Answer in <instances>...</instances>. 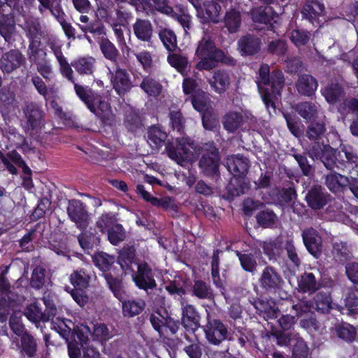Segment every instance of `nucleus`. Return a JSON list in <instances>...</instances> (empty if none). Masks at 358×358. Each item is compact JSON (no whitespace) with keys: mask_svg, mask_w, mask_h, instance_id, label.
<instances>
[{"mask_svg":"<svg viewBox=\"0 0 358 358\" xmlns=\"http://www.w3.org/2000/svg\"><path fill=\"white\" fill-rule=\"evenodd\" d=\"M213 90L221 94L229 87L231 83L230 76L228 72L224 70H216L213 77L208 80Z\"/></svg>","mask_w":358,"mask_h":358,"instance_id":"5701e85b","label":"nucleus"},{"mask_svg":"<svg viewBox=\"0 0 358 358\" xmlns=\"http://www.w3.org/2000/svg\"><path fill=\"white\" fill-rule=\"evenodd\" d=\"M122 314L127 317H134L141 313L145 307V303L142 299L138 300H123Z\"/></svg>","mask_w":358,"mask_h":358,"instance_id":"c9c22d12","label":"nucleus"},{"mask_svg":"<svg viewBox=\"0 0 358 358\" xmlns=\"http://www.w3.org/2000/svg\"><path fill=\"white\" fill-rule=\"evenodd\" d=\"M332 255L340 262H345L351 257V253L345 243L335 242L333 244Z\"/></svg>","mask_w":358,"mask_h":358,"instance_id":"6e6d98bb","label":"nucleus"},{"mask_svg":"<svg viewBox=\"0 0 358 358\" xmlns=\"http://www.w3.org/2000/svg\"><path fill=\"white\" fill-rule=\"evenodd\" d=\"M137 265V271L134 275L133 280L139 289L148 293V290H152L157 287L155 271L145 261L139 262Z\"/></svg>","mask_w":358,"mask_h":358,"instance_id":"423d86ee","label":"nucleus"},{"mask_svg":"<svg viewBox=\"0 0 358 358\" xmlns=\"http://www.w3.org/2000/svg\"><path fill=\"white\" fill-rule=\"evenodd\" d=\"M264 253L270 260H276L281 255L282 248L278 241L264 242L262 245Z\"/></svg>","mask_w":358,"mask_h":358,"instance_id":"0e129e2a","label":"nucleus"},{"mask_svg":"<svg viewBox=\"0 0 358 358\" xmlns=\"http://www.w3.org/2000/svg\"><path fill=\"white\" fill-rule=\"evenodd\" d=\"M324 10V4L320 0H307L301 13L303 18L309 20L312 24L317 21Z\"/></svg>","mask_w":358,"mask_h":358,"instance_id":"bb28decb","label":"nucleus"},{"mask_svg":"<svg viewBox=\"0 0 358 358\" xmlns=\"http://www.w3.org/2000/svg\"><path fill=\"white\" fill-rule=\"evenodd\" d=\"M74 90L79 99L85 103L90 110H94V103L99 99V94L87 86L78 83L73 85Z\"/></svg>","mask_w":358,"mask_h":358,"instance_id":"aec40b11","label":"nucleus"},{"mask_svg":"<svg viewBox=\"0 0 358 358\" xmlns=\"http://www.w3.org/2000/svg\"><path fill=\"white\" fill-rule=\"evenodd\" d=\"M93 341L103 343L113 337L112 331L104 323H96L93 324V332L92 333Z\"/></svg>","mask_w":358,"mask_h":358,"instance_id":"de8ad7c7","label":"nucleus"},{"mask_svg":"<svg viewBox=\"0 0 358 358\" xmlns=\"http://www.w3.org/2000/svg\"><path fill=\"white\" fill-rule=\"evenodd\" d=\"M298 290L301 293L313 294L320 287V282L312 273H304L297 280Z\"/></svg>","mask_w":358,"mask_h":358,"instance_id":"c85d7f7f","label":"nucleus"},{"mask_svg":"<svg viewBox=\"0 0 358 358\" xmlns=\"http://www.w3.org/2000/svg\"><path fill=\"white\" fill-rule=\"evenodd\" d=\"M306 155L305 152L298 153L295 151H293L292 154V156L297 162L302 173L306 176H309L313 173L314 168L310 164Z\"/></svg>","mask_w":358,"mask_h":358,"instance_id":"e2e57ef3","label":"nucleus"},{"mask_svg":"<svg viewBox=\"0 0 358 358\" xmlns=\"http://www.w3.org/2000/svg\"><path fill=\"white\" fill-rule=\"evenodd\" d=\"M182 324L187 331H194L200 324V316L193 305L181 301Z\"/></svg>","mask_w":358,"mask_h":358,"instance_id":"dca6fc26","label":"nucleus"},{"mask_svg":"<svg viewBox=\"0 0 358 358\" xmlns=\"http://www.w3.org/2000/svg\"><path fill=\"white\" fill-rule=\"evenodd\" d=\"M100 49L104 57L112 61L115 62L119 55V52L115 45L109 41L108 38L103 37L99 42Z\"/></svg>","mask_w":358,"mask_h":358,"instance_id":"603ef678","label":"nucleus"},{"mask_svg":"<svg viewBox=\"0 0 358 358\" xmlns=\"http://www.w3.org/2000/svg\"><path fill=\"white\" fill-rule=\"evenodd\" d=\"M136 37L143 42H150L153 35V26L150 20L138 18L133 24Z\"/></svg>","mask_w":358,"mask_h":358,"instance_id":"a878e982","label":"nucleus"},{"mask_svg":"<svg viewBox=\"0 0 358 358\" xmlns=\"http://www.w3.org/2000/svg\"><path fill=\"white\" fill-rule=\"evenodd\" d=\"M110 72L112 74L111 82L118 94H124L131 89L133 85L126 69L116 66L114 73Z\"/></svg>","mask_w":358,"mask_h":358,"instance_id":"2eb2a0df","label":"nucleus"},{"mask_svg":"<svg viewBox=\"0 0 358 358\" xmlns=\"http://www.w3.org/2000/svg\"><path fill=\"white\" fill-rule=\"evenodd\" d=\"M41 43L37 41L29 43L27 49V57L29 61L34 64L43 62L47 60L45 50L41 48Z\"/></svg>","mask_w":358,"mask_h":358,"instance_id":"58836bf2","label":"nucleus"},{"mask_svg":"<svg viewBox=\"0 0 358 358\" xmlns=\"http://www.w3.org/2000/svg\"><path fill=\"white\" fill-rule=\"evenodd\" d=\"M236 254L244 271L252 274L257 271V262L253 254L241 252L240 251H236Z\"/></svg>","mask_w":358,"mask_h":358,"instance_id":"a18cd8bd","label":"nucleus"},{"mask_svg":"<svg viewBox=\"0 0 358 358\" xmlns=\"http://www.w3.org/2000/svg\"><path fill=\"white\" fill-rule=\"evenodd\" d=\"M299 94L306 96H311L315 94L318 83L316 79L310 75H300L295 84Z\"/></svg>","mask_w":358,"mask_h":358,"instance_id":"a211bd4d","label":"nucleus"},{"mask_svg":"<svg viewBox=\"0 0 358 358\" xmlns=\"http://www.w3.org/2000/svg\"><path fill=\"white\" fill-rule=\"evenodd\" d=\"M192 294L200 299H211L213 293L210 285L202 280H196L192 287Z\"/></svg>","mask_w":358,"mask_h":358,"instance_id":"8fccbe9b","label":"nucleus"},{"mask_svg":"<svg viewBox=\"0 0 358 358\" xmlns=\"http://www.w3.org/2000/svg\"><path fill=\"white\" fill-rule=\"evenodd\" d=\"M196 55L198 57H211L223 59V52L215 48L214 43L210 39L203 38L199 43Z\"/></svg>","mask_w":358,"mask_h":358,"instance_id":"4be33fe9","label":"nucleus"},{"mask_svg":"<svg viewBox=\"0 0 358 358\" xmlns=\"http://www.w3.org/2000/svg\"><path fill=\"white\" fill-rule=\"evenodd\" d=\"M24 119L22 126L27 134L37 131L44 126L45 113L40 104L35 101H26L22 106Z\"/></svg>","mask_w":358,"mask_h":358,"instance_id":"20e7f679","label":"nucleus"},{"mask_svg":"<svg viewBox=\"0 0 358 358\" xmlns=\"http://www.w3.org/2000/svg\"><path fill=\"white\" fill-rule=\"evenodd\" d=\"M259 284L262 289L271 293L280 289L284 284V280L274 267L266 266L261 273Z\"/></svg>","mask_w":358,"mask_h":358,"instance_id":"0eeeda50","label":"nucleus"},{"mask_svg":"<svg viewBox=\"0 0 358 358\" xmlns=\"http://www.w3.org/2000/svg\"><path fill=\"white\" fill-rule=\"evenodd\" d=\"M330 200V195L324 188L319 185L313 186L306 195V201L308 206L313 210H320L325 206Z\"/></svg>","mask_w":358,"mask_h":358,"instance_id":"f8f14e48","label":"nucleus"},{"mask_svg":"<svg viewBox=\"0 0 358 358\" xmlns=\"http://www.w3.org/2000/svg\"><path fill=\"white\" fill-rule=\"evenodd\" d=\"M313 306L321 313H329L332 308V299L329 292H320L313 298Z\"/></svg>","mask_w":358,"mask_h":358,"instance_id":"79ce46f5","label":"nucleus"},{"mask_svg":"<svg viewBox=\"0 0 358 358\" xmlns=\"http://www.w3.org/2000/svg\"><path fill=\"white\" fill-rule=\"evenodd\" d=\"M71 66L80 75H92L95 69V59L92 57H80L71 62Z\"/></svg>","mask_w":358,"mask_h":358,"instance_id":"e433bc0d","label":"nucleus"},{"mask_svg":"<svg viewBox=\"0 0 358 358\" xmlns=\"http://www.w3.org/2000/svg\"><path fill=\"white\" fill-rule=\"evenodd\" d=\"M325 185L334 193L343 192L349 185V178L335 171L325 176Z\"/></svg>","mask_w":358,"mask_h":358,"instance_id":"412c9836","label":"nucleus"},{"mask_svg":"<svg viewBox=\"0 0 358 358\" xmlns=\"http://www.w3.org/2000/svg\"><path fill=\"white\" fill-rule=\"evenodd\" d=\"M104 278L114 296L120 301H123L126 294L122 279L113 276L111 273H105Z\"/></svg>","mask_w":358,"mask_h":358,"instance_id":"f704fd0d","label":"nucleus"},{"mask_svg":"<svg viewBox=\"0 0 358 358\" xmlns=\"http://www.w3.org/2000/svg\"><path fill=\"white\" fill-rule=\"evenodd\" d=\"M258 224L263 228H274L278 222L276 214L269 209H265L259 212L256 215Z\"/></svg>","mask_w":358,"mask_h":358,"instance_id":"a19ab883","label":"nucleus"},{"mask_svg":"<svg viewBox=\"0 0 358 358\" xmlns=\"http://www.w3.org/2000/svg\"><path fill=\"white\" fill-rule=\"evenodd\" d=\"M23 314L31 322L34 323L36 327L40 322H45L44 315L41 308L36 303H31L28 305L24 310Z\"/></svg>","mask_w":358,"mask_h":358,"instance_id":"09e8293b","label":"nucleus"},{"mask_svg":"<svg viewBox=\"0 0 358 358\" xmlns=\"http://www.w3.org/2000/svg\"><path fill=\"white\" fill-rule=\"evenodd\" d=\"M15 341L17 348L21 349L22 353L29 358H33L36 355L38 344L35 338L29 332L20 337V344L17 338H15Z\"/></svg>","mask_w":358,"mask_h":358,"instance_id":"7c9ffc66","label":"nucleus"},{"mask_svg":"<svg viewBox=\"0 0 358 358\" xmlns=\"http://www.w3.org/2000/svg\"><path fill=\"white\" fill-rule=\"evenodd\" d=\"M78 26L85 34V38L92 43L90 37L86 35L87 33H91L94 36H104L106 35V28L103 24L99 20L90 21L87 15H81L79 17Z\"/></svg>","mask_w":358,"mask_h":358,"instance_id":"4468645a","label":"nucleus"},{"mask_svg":"<svg viewBox=\"0 0 358 358\" xmlns=\"http://www.w3.org/2000/svg\"><path fill=\"white\" fill-rule=\"evenodd\" d=\"M29 43L32 42L41 43V39L44 36L45 31L38 19H30L26 21L24 27Z\"/></svg>","mask_w":358,"mask_h":358,"instance_id":"c756f323","label":"nucleus"},{"mask_svg":"<svg viewBox=\"0 0 358 358\" xmlns=\"http://www.w3.org/2000/svg\"><path fill=\"white\" fill-rule=\"evenodd\" d=\"M107 231L108 240L114 245H118L125 239L126 233L120 224L112 226Z\"/></svg>","mask_w":358,"mask_h":358,"instance_id":"680f3d73","label":"nucleus"},{"mask_svg":"<svg viewBox=\"0 0 358 358\" xmlns=\"http://www.w3.org/2000/svg\"><path fill=\"white\" fill-rule=\"evenodd\" d=\"M228 199H233L243 194L248 189V185L238 178H234L231 180L227 187Z\"/></svg>","mask_w":358,"mask_h":358,"instance_id":"3c124183","label":"nucleus"},{"mask_svg":"<svg viewBox=\"0 0 358 358\" xmlns=\"http://www.w3.org/2000/svg\"><path fill=\"white\" fill-rule=\"evenodd\" d=\"M261 40L257 36L247 34L238 41V49L242 55H254L261 48Z\"/></svg>","mask_w":358,"mask_h":358,"instance_id":"f3484780","label":"nucleus"},{"mask_svg":"<svg viewBox=\"0 0 358 358\" xmlns=\"http://www.w3.org/2000/svg\"><path fill=\"white\" fill-rule=\"evenodd\" d=\"M338 110L341 114L347 115L353 113L358 115V99L348 97L340 104Z\"/></svg>","mask_w":358,"mask_h":358,"instance_id":"774afa93","label":"nucleus"},{"mask_svg":"<svg viewBox=\"0 0 358 358\" xmlns=\"http://www.w3.org/2000/svg\"><path fill=\"white\" fill-rule=\"evenodd\" d=\"M202 124L205 129L214 131L219 124L218 115L213 109H210L202 114Z\"/></svg>","mask_w":358,"mask_h":358,"instance_id":"69168bd1","label":"nucleus"},{"mask_svg":"<svg viewBox=\"0 0 358 358\" xmlns=\"http://www.w3.org/2000/svg\"><path fill=\"white\" fill-rule=\"evenodd\" d=\"M15 28V20L11 14L0 15V35L10 41Z\"/></svg>","mask_w":358,"mask_h":358,"instance_id":"37998d69","label":"nucleus"},{"mask_svg":"<svg viewBox=\"0 0 358 358\" xmlns=\"http://www.w3.org/2000/svg\"><path fill=\"white\" fill-rule=\"evenodd\" d=\"M67 214L79 229L85 230L87 229L90 217L83 202L77 199L70 200L67 207Z\"/></svg>","mask_w":358,"mask_h":358,"instance_id":"6e6552de","label":"nucleus"},{"mask_svg":"<svg viewBox=\"0 0 358 358\" xmlns=\"http://www.w3.org/2000/svg\"><path fill=\"white\" fill-rule=\"evenodd\" d=\"M124 125L129 131L133 133L142 131L143 129L141 117L134 112H129L126 115Z\"/></svg>","mask_w":358,"mask_h":358,"instance_id":"13d9d810","label":"nucleus"},{"mask_svg":"<svg viewBox=\"0 0 358 358\" xmlns=\"http://www.w3.org/2000/svg\"><path fill=\"white\" fill-rule=\"evenodd\" d=\"M326 133L327 127L323 121H313L308 124L306 136L313 143L309 146L308 155L313 160L322 162L328 170L334 171L336 168L343 170L345 162L337 159L336 150L329 144L324 143Z\"/></svg>","mask_w":358,"mask_h":358,"instance_id":"f257e3e1","label":"nucleus"},{"mask_svg":"<svg viewBox=\"0 0 358 358\" xmlns=\"http://www.w3.org/2000/svg\"><path fill=\"white\" fill-rule=\"evenodd\" d=\"M205 333L208 342L215 345H219L223 341L227 339L229 334L227 327L220 320L212 319L209 315Z\"/></svg>","mask_w":358,"mask_h":358,"instance_id":"1a4fd4ad","label":"nucleus"},{"mask_svg":"<svg viewBox=\"0 0 358 358\" xmlns=\"http://www.w3.org/2000/svg\"><path fill=\"white\" fill-rule=\"evenodd\" d=\"M166 138V133L158 127L153 126L148 131L147 141L153 149L159 150L162 147Z\"/></svg>","mask_w":358,"mask_h":358,"instance_id":"4c0bfd02","label":"nucleus"},{"mask_svg":"<svg viewBox=\"0 0 358 358\" xmlns=\"http://www.w3.org/2000/svg\"><path fill=\"white\" fill-rule=\"evenodd\" d=\"M224 24L229 32H236L241 24L240 13L235 9L227 11L224 17Z\"/></svg>","mask_w":358,"mask_h":358,"instance_id":"5fc2aeb1","label":"nucleus"},{"mask_svg":"<svg viewBox=\"0 0 358 358\" xmlns=\"http://www.w3.org/2000/svg\"><path fill=\"white\" fill-rule=\"evenodd\" d=\"M225 166L234 178H241L248 173L250 161L241 155H231L226 159Z\"/></svg>","mask_w":358,"mask_h":358,"instance_id":"ddd939ff","label":"nucleus"},{"mask_svg":"<svg viewBox=\"0 0 358 358\" xmlns=\"http://www.w3.org/2000/svg\"><path fill=\"white\" fill-rule=\"evenodd\" d=\"M116 215L113 213H106L102 214L96 222V227L99 231L104 234L108 229L117 223Z\"/></svg>","mask_w":358,"mask_h":358,"instance_id":"bf43d9fd","label":"nucleus"},{"mask_svg":"<svg viewBox=\"0 0 358 358\" xmlns=\"http://www.w3.org/2000/svg\"><path fill=\"white\" fill-rule=\"evenodd\" d=\"M301 236L308 252L315 258L318 259L322 252V238L318 232L313 227H310L303 230Z\"/></svg>","mask_w":358,"mask_h":358,"instance_id":"9d476101","label":"nucleus"},{"mask_svg":"<svg viewBox=\"0 0 358 358\" xmlns=\"http://www.w3.org/2000/svg\"><path fill=\"white\" fill-rule=\"evenodd\" d=\"M136 257L135 250L133 247L123 248L118 256L117 262L122 269L129 267L134 262Z\"/></svg>","mask_w":358,"mask_h":358,"instance_id":"338daca9","label":"nucleus"},{"mask_svg":"<svg viewBox=\"0 0 358 358\" xmlns=\"http://www.w3.org/2000/svg\"><path fill=\"white\" fill-rule=\"evenodd\" d=\"M252 19L255 22L264 24H271L273 20L275 23L277 20L275 18L278 17V13L274 10L271 6H260L251 10Z\"/></svg>","mask_w":358,"mask_h":358,"instance_id":"6ab92c4d","label":"nucleus"},{"mask_svg":"<svg viewBox=\"0 0 358 358\" xmlns=\"http://www.w3.org/2000/svg\"><path fill=\"white\" fill-rule=\"evenodd\" d=\"M224 128L230 133L235 132L243 123V114L238 112L230 111L226 113L222 120Z\"/></svg>","mask_w":358,"mask_h":358,"instance_id":"473e14b6","label":"nucleus"},{"mask_svg":"<svg viewBox=\"0 0 358 358\" xmlns=\"http://www.w3.org/2000/svg\"><path fill=\"white\" fill-rule=\"evenodd\" d=\"M46 270L41 266H36L32 271L30 279L31 287L36 289H41L45 283Z\"/></svg>","mask_w":358,"mask_h":358,"instance_id":"052dcab7","label":"nucleus"},{"mask_svg":"<svg viewBox=\"0 0 358 358\" xmlns=\"http://www.w3.org/2000/svg\"><path fill=\"white\" fill-rule=\"evenodd\" d=\"M203 153L201 157L199 166L203 173L210 177L218 174L219 152L213 143H206L203 147Z\"/></svg>","mask_w":358,"mask_h":358,"instance_id":"39448f33","label":"nucleus"},{"mask_svg":"<svg viewBox=\"0 0 358 358\" xmlns=\"http://www.w3.org/2000/svg\"><path fill=\"white\" fill-rule=\"evenodd\" d=\"M40 3L38 6L39 12L43 14L47 10L57 19L60 24L65 19L66 14L64 12L61 1L62 0H38Z\"/></svg>","mask_w":358,"mask_h":358,"instance_id":"b1692460","label":"nucleus"},{"mask_svg":"<svg viewBox=\"0 0 358 358\" xmlns=\"http://www.w3.org/2000/svg\"><path fill=\"white\" fill-rule=\"evenodd\" d=\"M215 1H207L203 3L202 13H199L198 16L203 15V20L205 22H213L217 23L220 20L221 6L215 2Z\"/></svg>","mask_w":358,"mask_h":358,"instance_id":"2f4dec72","label":"nucleus"},{"mask_svg":"<svg viewBox=\"0 0 358 358\" xmlns=\"http://www.w3.org/2000/svg\"><path fill=\"white\" fill-rule=\"evenodd\" d=\"M199 150L195 141L188 136L177 138L176 145L171 144L167 148L170 158L182 166L184 162H194Z\"/></svg>","mask_w":358,"mask_h":358,"instance_id":"7ed1b4c3","label":"nucleus"},{"mask_svg":"<svg viewBox=\"0 0 358 358\" xmlns=\"http://www.w3.org/2000/svg\"><path fill=\"white\" fill-rule=\"evenodd\" d=\"M320 105L310 101L299 103L295 106V110L306 120H315L318 115Z\"/></svg>","mask_w":358,"mask_h":358,"instance_id":"72a5a7b5","label":"nucleus"},{"mask_svg":"<svg viewBox=\"0 0 358 358\" xmlns=\"http://www.w3.org/2000/svg\"><path fill=\"white\" fill-rule=\"evenodd\" d=\"M159 36L168 51L173 52L176 50L177 38L174 31L169 29H164L159 31Z\"/></svg>","mask_w":358,"mask_h":358,"instance_id":"864d4df0","label":"nucleus"},{"mask_svg":"<svg viewBox=\"0 0 358 358\" xmlns=\"http://www.w3.org/2000/svg\"><path fill=\"white\" fill-rule=\"evenodd\" d=\"M254 306L264 318L274 319L278 317L280 310L273 301L258 299L255 301Z\"/></svg>","mask_w":358,"mask_h":358,"instance_id":"cd10ccee","label":"nucleus"},{"mask_svg":"<svg viewBox=\"0 0 358 358\" xmlns=\"http://www.w3.org/2000/svg\"><path fill=\"white\" fill-rule=\"evenodd\" d=\"M140 87L150 96H158L162 90V85L150 76H145L140 84Z\"/></svg>","mask_w":358,"mask_h":358,"instance_id":"c03bdc74","label":"nucleus"},{"mask_svg":"<svg viewBox=\"0 0 358 358\" xmlns=\"http://www.w3.org/2000/svg\"><path fill=\"white\" fill-rule=\"evenodd\" d=\"M90 111L94 113L105 124L113 125L115 124V115L110 104L101 100L100 95L99 101L94 103V110Z\"/></svg>","mask_w":358,"mask_h":358,"instance_id":"393cba45","label":"nucleus"},{"mask_svg":"<svg viewBox=\"0 0 358 358\" xmlns=\"http://www.w3.org/2000/svg\"><path fill=\"white\" fill-rule=\"evenodd\" d=\"M294 338L296 342L292 348V358H308L309 349L304 340L298 334Z\"/></svg>","mask_w":358,"mask_h":358,"instance_id":"4d7b16f0","label":"nucleus"},{"mask_svg":"<svg viewBox=\"0 0 358 358\" xmlns=\"http://www.w3.org/2000/svg\"><path fill=\"white\" fill-rule=\"evenodd\" d=\"M93 262L103 272V275L104 276L105 273H109L108 271L114 263V257L105 252H101L94 255Z\"/></svg>","mask_w":358,"mask_h":358,"instance_id":"49530a36","label":"nucleus"},{"mask_svg":"<svg viewBox=\"0 0 358 358\" xmlns=\"http://www.w3.org/2000/svg\"><path fill=\"white\" fill-rule=\"evenodd\" d=\"M25 62V57L18 50H10L2 55L0 69L4 73H10Z\"/></svg>","mask_w":358,"mask_h":358,"instance_id":"9b49d317","label":"nucleus"},{"mask_svg":"<svg viewBox=\"0 0 358 358\" xmlns=\"http://www.w3.org/2000/svg\"><path fill=\"white\" fill-rule=\"evenodd\" d=\"M256 83L266 107L268 109L271 107L275 111V101L280 98L281 91L285 86L283 73L276 69L271 75L269 66L263 64L259 69Z\"/></svg>","mask_w":358,"mask_h":358,"instance_id":"f03ea898","label":"nucleus"},{"mask_svg":"<svg viewBox=\"0 0 358 358\" xmlns=\"http://www.w3.org/2000/svg\"><path fill=\"white\" fill-rule=\"evenodd\" d=\"M322 94L328 103L334 104L344 96L345 91L340 84L331 83L322 90Z\"/></svg>","mask_w":358,"mask_h":358,"instance_id":"ea45409f","label":"nucleus"}]
</instances>
